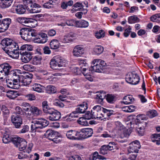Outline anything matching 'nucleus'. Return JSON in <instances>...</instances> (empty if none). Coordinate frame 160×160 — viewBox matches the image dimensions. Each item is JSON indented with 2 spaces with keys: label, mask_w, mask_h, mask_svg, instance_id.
<instances>
[{
  "label": "nucleus",
  "mask_w": 160,
  "mask_h": 160,
  "mask_svg": "<svg viewBox=\"0 0 160 160\" xmlns=\"http://www.w3.org/2000/svg\"><path fill=\"white\" fill-rule=\"evenodd\" d=\"M92 65L90 68L87 67V68L83 69V73L84 76L88 80L92 82L93 79L91 77L90 73L88 71H94L98 72H101L106 66V63L103 60L99 59H95L93 60L91 63Z\"/></svg>",
  "instance_id": "f257e3e1"
},
{
  "label": "nucleus",
  "mask_w": 160,
  "mask_h": 160,
  "mask_svg": "<svg viewBox=\"0 0 160 160\" xmlns=\"http://www.w3.org/2000/svg\"><path fill=\"white\" fill-rule=\"evenodd\" d=\"M14 77H17L18 83L21 85L27 86L32 81V76L30 75L23 74L21 75L22 72L19 69H16L13 71Z\"/></svg>",
  "instance_id": "f03ea898"
},
{
  "label": "nucleus",
  "mask_w": 160,
  "mask_h": 160,
  "mask_svg": "<svg viewBox=\"0 0 160 160\" xmlns=\"http://www.w3.org/2000/svg\"><path fill=\"white\" fill-rule=\"evenodd\" d=\"M32 123L31 128L33 132H39V129H42L47 127L49 124L48 121L43 118L34 120Z\"/></svg>",
  "instance_id": "7ed1b4c3"
},
{
  "label": "nucleus",
  "mask_w": 160,
  "mask_h": 160,
  "mask_svg": "<svg viewBox=\"0 0 160 160\" xmlns=\"http://www.w3.org/2000/svg\"><path fill=\"white\" fill-rule=\"evenodd\" d=\"M50 64L51 68L56 69L58 67H66L68 63L62 57L60 56H56L51 59Z\"/></svg>",
  "instance_id": "20e7f679"
},
{
  "label": "nucleus",
  "mask_w": 160,
  "mask_h": 160,
  "mask_svg": "<svg viewBox=\"0 0 160 160\" xmlns=\"http://www.w3.org/2000/svg\"><path fill=\"white\" fill-rule=\"evenodd\" d=\"M21 37L23 40L29 41L32 37H35L38 33L35 30L29 28H22L20 32Z\"/></svg>",
  "instance_id": "39448f33"
},
{
  "label": "nucleus",
  "mask_w": 160,
  "mask_h": 160,
  "mask_svg": "<svg viewBox=\"0 0 160 160\" xmlns=\"http://www.w3.org/2000/svg\"><path fill=\"white\" fill-rule=\"evenodd\" d=\"M99 120H105L108 117L112 114L113 111L111 110H108L97 105Z\"/></svg>",
  "instance_id": "423d86ee"
},
{
  "label": "nucleus",
  "mask_w": 160,
  "mask_h": 160,
  "mask_svg": "<svg viewBox=\"0 0 160 160\" xmlns=\"http://www.w3.org/2000/svg\"><path fill=\"white\" fill-rule=\"evenodd\" d=\"M11 70V67L8 63H5L0 65V79H5L10 73L13 74Z\"/></svg>",
  "instance_id": "0eeeda50"
},
{
  "label": "nucleus",
  "mask_w": 160,
  "mask_h": 160,
  "mask_svg": "<svg viewBox=\"0 0 160 160\" xmlns=\"http://www.w3.org/2000/svg\"><path fill=\"white\" fill-rule=\"evenodd\" d=\"M23 2L30 13H37L40 12L37 9L41 7L39 4L33 2L32 0H24Z\"/></svg>",
  "instance_id": "6e6552de"
},
{
  "label": "nucleus",
  "mask_w": 160,
  "mask_h": 160,
  "mask_svg": "<svg viewBox=\"0 0 160 160\" xmlns=\"http://www.w3.org/2000/svg\"><path fill=\"white\" fill-rule=\"evenodd\" d=\"M4 95H6L10 99H14L18 96V94L16 91H8L5 90L2 86H0V96H4Z\"/></svg>",
  "instance_id": "1a4fd4ad"
},
{
  "label": "nucleus",
  "mask_w": 160,
  "mask_h": 160,
  "mask_svg": "<svg viewBox=\"0 0 160 160\" xmlns=\"http://www.w3.org/2000/svg\"><path fill=\"white\" fill-rule=\"evenodd\" d=\"M12 140L13 142L20 151H22L26 149L27 142L25 140L18 137H15Z\"/></svg>",
  "instance_id": "9d476101"
},
{
  "label": "nucleus",
  "mask_w": 160,
  "mask_h": 160,
  "mask_svg": "<svg viewBox=\"0 0 160 160\" xmlns=\"http://www.w3.org/2000/svg\"><path fill=\"white\" fill-rule=\"evenodd\" d=\"M126 80L129 83L132 85H136L139 82L140 78L137 74L132 72L127 75Z\"/></svg>",
  "instance_id": "9b49d317"
},
{
  "label": "nucleus",
  "mask_w": 160,
  "mask_h": 160,
  "mask_svg": "<svg viewBox=\"0 0 160 160\" xmlns=\"http://www.w3.org/2000/svg\"><path fill=\"white\" fill-rule=\"evenodd\" d=\"M97 108V105L94 106L91 112H87L84 115V118L87 120H89L92 118L97 119L98 120V115Z\"/></svg>",
  "instance_id": "f8f14e48"
},
{
  "label": "nucleus",
  "mask_w": 160,
  "mask_h": 160,
  "mask_svg": "<svg viewBox=\"0 0 160 160\" xmlns=\"http://www.w3.org/2000/svg\"><path fill=\"white\" fill-rule=\"evenodd\" d=\"M76 36L75 34L70 33L67 35L60 36L58 40L62 43H67L73 41L76 38Z\"/></svg>",
  "instance_id": "ddd939ff"
},
{
  "label": "nucleus",
  "mask_w": 160,
  "mask_h": 160,
  "mask_svg": "<svg viewBox=\"0 0 160 160\" xmlns=\"http://www.w3.org/2000/svg\"><path fill=\"white\" fill-rule=\"evenodd\" d=\"M141 145L139 141L135 140L130 144L128 148V151L129 153H138L139 149Z\"/></svg>",
  "instance_id": "4468645a"
},
{
  "label": "nucleus",
  "mask_w": 160,
  "mask_h": 160,
  "mask_svg": "<svg viewBox=\"0 0 160 160\" xmlns=\"http://www.w3.org/2000/svg\"><path fill=\"white\" fill-rule=\"evenodd\" d=\"M79 135V132L74 130L68 131L66 133V136L67 138L72 140H80Z\"/></svg>",
  "instance_id": "2eb2a0df"
},
{
  "label": "nucleus",
  "mask_w": 160,
  "mask_h": 160,
  "mask_svg": "<svg viewBox=\"0 0 160 160\" xmlns=\"http://www.w3.org/2000/svg\"><path fill=\"white\" fill-rule=\"evenodd\" d=\"M80 132V140L90 137L93 133V130L91 128L82 129Z\"/></svg>",
  "instance_id": "dca6fc26"
},
{
  "label": "nucleus",
  "mask_w": 160,
  "mask_h": 160,
  "mask_svg": "<svg viewBox=\"0 0 160 160\" xmlns=\"http://www.w3.org/2000/svg\"><path fill=\"white\" fill-rule=\"evenodd\" d=\"M115 145V143L113 142H110L108 145H103L100 148L99 153L103 155L107 154L109 151L112 150Z\"/></svg>",
  "instance_id": "f3484780"
},
{
  "label": "nucleus",
  "mask_w": 160,
  "mask_h": 160,
  "mask_svg": "<svg viewBox=\"0 0 160 160\" xmlns=\"http://www.w3.org/2000/svg\"><path fill=\"white\" fill-rule=\"evenodd\" d=\"M52 110L49 112H50L48 113L50 114V116L48 118L51 121L58 120L61 117L60 113L54 109Z\"/></svg>",
  "instance_id": "a211bd4d"
},
{
  "label": "nucleus",
  "mask_w": 160,
  "mask_h": 160,
  "mask_svg": "<svg viewBox=\"0 0 160 160\" xmlns=\"http://www.w3.org/2000/svg\"><path fill=\"white\" fill-rule=\"evenodd\" d=\"M11 121L15 127L17 128H19L22 124V120L21 117L16 114L12 116Z\"/></svg>",
  "instance_id": "6ab92c4d"
},
{
  "label": "nucleus",
  "mask_w": 160,
  "mask_h": 160,
  "mask_svg": "<svg viewBox=\"0 0 160 160\" xmlns=\"http://www.w3.org/2000/svg\"><path fill=\"white\" fill-rule=\"evenodd\" d=\"M84 49L81 46L78 45L76 46L73 49L72 53L76 57H81L84 53Z\"/></svg>",
  "instance_id": "aec40b11"
},
{
  "label": "nucleus",
  "mask_w": 160,
  "mask_h": 160,
  "mask_svg": "<svg viewBox=\"0 0 160 160\" xmlns=\"http://www.w3.org/2000/svg\"><path fill=\"white\" fill-rule=\"evenodd\" d=\"M21 59L22 62L26 63L29 62L32 58L31 53L25 52L21 53Z\"/></svg>",
  "instance_id": "412c9836"
},
{
  "label": "nucleus",
  "mask_w": 160,
  "mask_h": 160,
  "mask_svg": "<svg viewBox=\"0 0 160 160\" xmlns=\"http://www.w3.org/2000/svg\"><path fill=\"white\" fill-rule=\"evenodd\" d=\"M4 49L5 52L8 54L11 58L16 59L18 58L19 54L18 50L19 49L10 51L9 50L5 49L4 48Z\"/></svg>",
  "instance_id": "4be33fe9"
},
{
  "label": "nucleus",
  "mask_w": 160,
  "mask_h": 160,
  "mask_svg": "<svg viewBox=\"0 0 160 160\" xmlns=\"http://www.w3.org/2000/svg\"><path fill=\"white\" fill-rule=\"evenodd\" d=\"M12 9L14 10L13 12H16L18 14H22L25 12L26 7L23 5L19 4L17 6L13 7Z\"/></svg>",
  "instance_id": "5701e85b"
},
{
  "label": "nucleus",
  "mask_w": 160,
  "mask_h": 160,
  "mask_svg": "<svg viewBox=\"0 0 160 160\" xmlns=\"http://www.w3.org/2000/svg\"><path fill=\"white\" fill-rule=\"evenodd\" d=\"M32 89L39 93L44 92V87L39 83H34L31 86Z\"/></svg>",
  "instance_id": "b1692460"
},
{
  "label": "nucleus",
  "mask_w": 160,
  "mask_h": 160,
  "mask_svg": "<svg viewBox=\"0 0 160 160\" xmlns=\"http://www.w3.org/2000/svg\"><path fill=\"white\" fill-rule=\"evenodd\" d=\"M88 108L87 103L86 102H83L82 103L78 106L76 110V112L79 113H83L85 112Z\"/></svg>",
  "instance_id": "393cba45"
},
{
  "label": "nucleus",
  "mask_w": 160,
  "mask_h": 160,
  "mask_svg": "<svg viewBox=\"0 0 160 160\" xmlns=\"http://www.w3.org/2000/svg\"><path fill=\"white\" fill-rule=\"evenodd\" d=\"M13 74L12 77L13 78V81H11L8 79L6 80L7 85V87L10 88H15V85H17L18 84V79L17 77H14Z\"/></svg>",
  "instance_id": "a878e982"
},
{
  "label": "nucleus",
  "mask_w": 160,
  "mask_h": 160,
  "mask_svg": "<svg viewBox=\"0 0 160 160\" xmlns=\"http://www.w3.org/2000/svg\"><path fill=\"white\" fill-rule=\"evenodd\" d=\"M17 21L21 24L24 25L31 23L34 22L35 20L31 18H28L24 17H19L17 18Z\"/></svg>",
  "instance_id": "bb28decb"
},
{
  "label": "nucleus",
  "mask_w": 160,
  "mask_h": 160,
  "mask_svg": "<svg viewBox=\"0 0 160 160\" xmlns=\"http://www.w3.org/2000/svg\"><path fill=\"white\" fill-rule=\"evenodd\" d=\"M13 41L10 38H5L3 39L1 41V44L2 46V48L4 51V48L5 49H8L7 47H8Z\"/></svg>",
  "instance_id": "cd10ccee"
},
{
  "label": "nucleus",
  "mask_w": 160,
  "mask_h": 160,
  "mask_svg": "<svg viewBox=\"0 0 160 160\" xmlns=\"http://www.w3.org/2000/svg\"><path fill=\"white\" fill-rule=\"evenodd\" d=\"M127 125L128 126V128L125 129L123 131V134L125 137H128L130 135L132 132V128L133 127L131 122H128Z\"/></svg>",
  "instance_id": "c85d7f7f"
},
{
  "label": "nucleus",
  "mask_w": 160,
  "mask_h": 160,
  "mask_svg": "<svg viewBox=\"0 0 160 160\" xmlns=\"http://www.w3.org/2000/svg\"><path fill=\"white\" fill-rule=\"evenodd\" d=\"M11 22V20L9 18H6L2 21H0V23L2 26L3 29L5 30V31L8 28Z\"/></svg>",
  "instance_id": "c756f323"
},
{
  "label": "nucleus",
  "mask_w": 160,
  "mask_h": 160,
  "mask_svg": "<svg viewBox=\"0 0 160 160\" xmlns=\"http://www.w3.org/2000/svg\"><path fill=\"white\" fill-rule=\"evenodd\" d=\"M59 2V0H50L48 2L45 3L43 6L44 8H52L53 5H56Z\"/></svg>",
  "instance_id": "7c9ffc66"
},
{
  "label": "nucleus",
  "mask_w": 160,
  "mask_h": 160,
  "mask_svg": "<svg viewBox=\"0 0 160 160\" xmlns=\"http://www.w3.org/2000/svg\"><path fill=\"white\" fill-rule=\"evenodd\" d=\"M89 26L88 22L83 20L77 21L76 27L79 28H86Z\"/></svg>",
  "instance_id": "2f4dec72"
},
{
  "label": "nucleus",
  "mask_w": 160,
  "mask_h": 160,
  "mask_svg": "<svg viewBox=\"0 0 160 160\" xmlns=\"http://www.w3.org/2000/svg\"><path fill=\"white\" fill-rule=\"evenodd\" d=\"M106 96L105 93L103 91H100L96 95V99L98 103L102 104L103 102V99Z\"/></svg>",
  "instance_id": "473e14b6"
},
{
  "label": "nucleus",
  "mask_w": 160,
  "mask_h": 160,
  "mask_svg": "<svg viewBox=\"0 0 160 160\" xmlns=\"http://www.w3.org/2000/svg\"><path fill=\"white\" fill-rule=\"evenodd\" d=\"M58 40L54 39L51 41L50 43V46L51 49H56L59 47L60 45Z\"/></svg>",
  "instance_id": "72a5a7b5"
},
{
  "label": "nucleus",
  "mask_w": 160,
  "mask_h": 160,
  "mask_svg": "<svg viewBox=\"0 0 160 160\" xmlns=\"http://www.w3.org/2000/svg\"><path fill=\"white\" fill-rule=\"evenodd\" d=\"M134 100V98L131 95L126 96L123 98V101L121 102L125 104L131 103Z\"/></svg>",
  "instance_id": "f704fd0d"
},
{
  "label": "nucleus",
  "mask_w": 160,
  "mask_h": 160,
  "mask_svg": "<svg viewBox=\"0 0 160 160\" xmlns=\"http://www.w3.org/2000/svg\"><path fill=\"white\" fill-rule=\"evenodd\" d=\"M42 107L43 110L44 112L46 113H49L50 111L53 109V108H50L48 104V102L47 101H43L42 102Z\"/></svg>",
  "instance_id": "c9c22d12"
},
{
  "label": "nucleus",
  "mask_w": 160,
  "mask_h": 160,
  "mask_svg": "<svg viewBox=\"0 0 160 160\" xmlns=\"http://www.w3.org/2000/svg\"><path fill=\"white\" fill-rule=\"evenodd\" d=\"M152 141L156 143L157 145L160 144V135L159 134H153L151 137Z\"/></svg>",
  "instance_id": "e433bc0d"
},
{
  "label": "nucleus",
  "mask_w": 160,
  "mask_h": 160,
  "mask_svg": "<svg viewBox=\"0 0 160 160\" xmlns=\"http://www.w3.org/2000/svg\"><path fill=\"white\" fill-rule=\"evenodd\" d=\"M12 1L11 0H2L0 5L3 8H8L11 5Z\"/></svg>",
  "instance_id": "4c0bfd02"
},
{
  "label": "nucleus",
  "mask_w": 160,
  "mask_h": 160,
  "mask_svg": "<svg viewBox=\"0 0 160 160\" xmlns=\"http://www.w3.org/2000/svg\"><path fill=\"white\" fill-rule=\"evenodd\" d=\"M104 50L103 47L101 45L96 46L93 49L94 54L96 55H99L101 54Z\"/></svg>",
  "instance_id": "58836bf2"
},
{
  "label": "nucleus",
  "mask_w": 160,
  "mask_h": 160,
  "mask_svg": "<svg viewBox=\"0 0 160 160\" xmlns=\"http://www.w3.org/2000/svg\"><path fill=\"white\" fill-rule=\"evenodd\" d=\"M136 109V107L133 105L126 106L122 108L123 111L128 112H133L135 111Z\"/></svg>",
  "instance_id": "ea45409f"
},
{
  "label": "nucleus",
  "mask_w": 160,
  "mask_h": 160,
  "mask_svg": "<svg viewBox=\"0 0 160 160\" xmlns=\"http://www.w3.org/2000/svg\"><path fill=\"white\" fill-rule=\"evenodd\" d=\"M15 137H10L8 134L6 133H5L3 135L2 138L3 142L5 143H8L10 142L11 141L13 142L12 139H13V138Z\"/></svg>",
  "instance_id": "a19ab883"
},
{
  "label": "nucleus",
  "mask_w": 160,
  "mask_h": 160,
  "mask_svg": "<svg viewBox=\"0 0 160 160\" xmlns=\"http://www.w3.org/2000/svg\"><path fill=\"white\" fill-rule=\"evenodd\" d=\"M46 92L49 94L55 93L56 92V88L52 85H48L46 87Z\"/></svg>",
  "instance_id": "79ce46f5"
},
{
  "label": "nucleus",
  "mask_w": 160,
  "mask_h": 160,
  "mask_svg": "<svg viewBox=\"0 0 160 160\" xmlns=\"http://www.w3.org/2000/svg\"><path fill=\"white\" fill-rule=\"evenodd\" d=\"M94 35L97 38L100 39L104 37L105 32L103 30H100L99 31L96 32L94 33Z\"/></svg>",
  "instance_id": "37998d69"
},
{
  "label": "nucleus",
  "mask_w": 160,
  "mask_h": 160,
  "mask_svg": "<svg viewBox=\"0 0 160 160\" xmlns=\"http://www.w3.org/2000/svg\"><path fill=\"white\" fill-rule=\"evenodd\" d=\"M106 100L108 103H113L116 101V98L114 95L108 94L106 96Z\"/></svg>",
  "instance_id": "c03bdc74"
},
{
  "label": "nucleus",
  "mask_w": 160,
  "mask_h": 160,
  "mask_svg": "<svg viewBox=\"0 0 160 160\" xmlns=\"http://www.w3.org/2000/svg\"><path fill=\"white\" fill-rule=\"evenodd\" d=\"M151 21L157 23L160 22V13H158L154 15L150 18Z\"/></svg>",
  "instance_id": "a18cd8bd"
},
{
  "label": "nucleus",
  "mask_w": 160,
  "mask_h": 160,
  "mask_svg": "<svg viewBox=\"0 0 160 160\" xmlns=\"http://www.w3.org/2000/svg\"><path fill=\"white\" fill-rule=\"evenodd\" d=\"M139 19L136 16H131L128 18V22L130 24L134 23L139 21Z\"/></svg>",
  "instance_id": "49530a36"
},
{
  "label": "nucleus",
  "mask_w": 160,
  "mask_h": 160,
  "mask_svg": "<svg viewBox=\"0 0 160 160\" xmlns=\"http://www.w3.org/2000/svg\"><path fill=\"white\" fill-rule=\"evenodd\" d=\"M42 59L40 56H35L32 59V63L34 65H39L41 63Z\"/></svg>",
  "instance_id": "de8ad7c7"
},
{
  "label": "nucleus",
  "mask_w": 160,
  "mask_h": 160,
  "mask_svg": "<svg viewBox=\"0 0 160 160\" xmlns=\"http://www.w3.org/2000/svg\"><path fill=\"white\" fill-rule=\"evenodd\" d=\"M84 117H80L77 120L78 123L82 126H87L88 124V123Z\"/></svg>",
  "instance_id": "09e8293b"
},
{
  "label": "nucleus",
  "mask_w": 160,
  "mask_h": 160,
  "mask_svg": "<svg viewBox=\"0 0 160 160\" xmlns=\"http://www.w3.org/2000/svg\"><path fill=\"white\" fill-rule=\"evenodd\" d=\"M7 48H8H8L12 50L19 49V47L17 43L15 42L14 41H12V42L11 43Z\"/></svg>",
  "instance_id": "8fccbe9b"
},
{
  "label": "nucleus",
  "mask_w": 160,
  "mask_h": 160,
  "mask_svg": "<svg viewBox=\"0 0 160 160\" xmlns=\"http://www.w3.org/2000/svg\"><path fill=\"white\" fill-rule=\"evenodd\" d=\"M23 68L25 70L29 72H33L35 69L33 65L28 64L24 65Z\"/></svg>",
  "instance_id": "3c124183"
},
{
  "label": "nucleus",
  "mask_w": 160,
  "mask_h": 160,
  "mask_svg": "<svg viewBox=\"0 0 160 160\" xmlns=\"http://www.w3.org/2000/svg\"><path fill=\"white\" fill-rule=\"evenodd\" d=\"M147 115L150 118H152L156 116L157 114L156 110H152L148 111L147 112Z\"/></svg>",
  "instance_id": "603ef678"
},
{
  "label": "nucleus",
  "mask_w": 160,
  "mask_h": 160,
  "mask_svg": "<svg viewBox=\"0 0 160 160\" xmlns=\"http://www.w3.org/2000/svg\"><path fill=\"white\" fill-rule=\"evenodd\" d=\"M77 21L74 19L68 20L66 21V23L68 26H75L76 27Z\"/></svg>",
  "instance_id": "864d4df0"
},
{
  "label": "nucleus",
  "mask_w": 160,
  "mask_h": 160,
  "mask_svg": "<svg viewBox=\"0 0 160 160\" xmlns=\"http://www.w3.org/2000/svg\"><path fill=\"white\" fill-rule=\"evenodd\" d=\"M31 113H32L33 114L38 115L41 113V111L36 107L32 106Z\"/></svg>",
  "instance_id": "5fc2aeb1"
},
{
  "label": "nucleus",
  "mask_w": 160,
  "mask_h": 160,
  "mask_svg": "<svg viewBox=\"0 0 160 160\" xmlns=\"http://www.w3.org/2000/svg\"><path fill=\"white\" fill-rule=\"evenodd\" d=\"M84 68H82V69H81L78 68L77 67H74L73 68V69L72 70V72L75 73L76 75H79L80 74L81 72L83 73V69Z\"/></svg>",
  "instance_id": "6e6d98bb"
},
{
  "label": "nucleus",
  "mask_w": 160,
  "mask_h": 160,
  "mask_svg": "<svg viewBox=\"0 0 160 160\" xmlns=\"http://www.w3.org/2000/svg\"><path fill=\"white\" fill-rule=\"evenodd\" d=\"M39 37L42 39V42L44 43L47 42L48 39L47 35L46 34L44 33H41L39 34Z\"/></svg>",
  "instance_id": "4d7b16f0"
},
{
  "label": "nucleus",
  "mask_w": 160,
  "mask_h": 160,
  "mask_svg": "<svg viewBox=\"0 0 160 160\" xmlns=\"http://www.w3.org/2000/svg\"><path fill=\"white\" fill-rule=\"evenodd\" d=\"M78 64L79 66H80V68L81 69H82V67L86 66V65L87 64L85 60L79 59L78 60Z\"/></svg>",
  "instance_id": "13d9d810"
},
{
  "label": "nucleus",
  "mask_w": 160,
  "mask_h": 160,
  "mask_svg": "<svg viewBox=\"0 0 160 160\" xmlns=\"http://www.w3.org/2000/svg\"><path fill=\"white\" fill-rule=\"evenodd\" d=\"M115 124L117 129L122 130L124 128L123 125L119 121H117L115 122Z\"/></svg>",
  "instance_id": "bf43d9fd"
},
{
  "label": "nucleus",
  "mask_w": 160,
  "mask_h": 160,
  "mask_svg": "<svg viewBox=\"0 0 160 160\" xmlns=\"http://www.w3.org/2000/svg\"><path fill=\"white\" fill-rule=\"evenodd\" d=\"M37 36L35 37H34V38L33 39V41L34 43H44L43 42H42V41L41 38H40V37L38 36L37 37Z\"/></svg>",
  "instance_id": "052dcab7"
},
{
  "label": "nucleus",
  "mask_w": 160,
  "mask_h": 160,
  "mask_svg": "<svg viewBox=\"0 0 160 160\" xmlns=\"http://www.w3.org/2000/svg\"><path fill=\"white\" fill-rule=\"evenodd\" d=\"M1 110L5 115H8L9 113V111L6 106L2 105L1 108Z\"/></svg>",
  "instance_id": "680f3d73"
},
{
  "label": "nucleus",
  "mask_w": 160,
  "mask_h": 160,
  "mask_svg": "<svg viewBox=\"0 0 160 160\" xmlns=\"http://www.w3.org/2000/svg\"><path fill=\"white\" fill-rule=\"evenodd\" d=\"M53 104L55 105L60 108H62L64 106V104L61 101L58 100H55L54 101Z\"/></svg>",
  "instance_id": "e2e57ef3"
},
{
  "label": "nucleus",
  "mask_w": 160,
  "mask_h": 160,
  "mask_svg": "<svg viewBox=\"0 0 160 160\" xmlns=\"http://www.w3.org/2000/svg\"><path fill=\"white\" fill-rule=\"evenodd\" d=\"M132 29L131 28L130 26H129L128 28L125 30L124 33V36L125 37H127L129 36V33L131 32Z\"/></svg>",
  "instance_id": "0e129e2a"
},
{
  "label": "nucleus",
  "mask_w": 160,
  "mask_h": 160,
  "mask_svg": "<svg viewBox=\"0 0 160 160\" xmlns=\"http://www.w3.org/2000/svg\"><path fill=\"white\" fill-rule=\"evenodd\" d=\"M101 137L104 138H111L112 137V135L111 134H110L109 132H104L103 133L101 134Z\"/></svg>",
  "instance_id": "69168bd1"
},
{
  "label": "nucleus",
  "mask_w": 160,
  "mask_h": 160,
  "mask_svg": "<svg viewBox=\"0 0 160 160\" xmlns=\"http://www.w3.org/2000/svg\"><path fill=\"white\" fill-rule=\"evenodd\" d=\"M79 113L76 112V110L72 112V113L70 114L69 117L71 118H76L78 117Z\"/></svg>",
  "instance_id": "338daca9"
},
{
  "label": "nucleus",
  "mask_w": 160,
  "mask_h": 160,
  "mask_svg": "<svg viewBox=\"0 0 160 160\" xmlns=\"http://www.w3.org/2000/svg\"><path fill=\"white\" fill-rule=\"evenodd\" d=\"M81 157L78 155H75L70 157L68 160H81Z\"/></svg>",
  "instance_id": "774afa93"
}]
</instances>
